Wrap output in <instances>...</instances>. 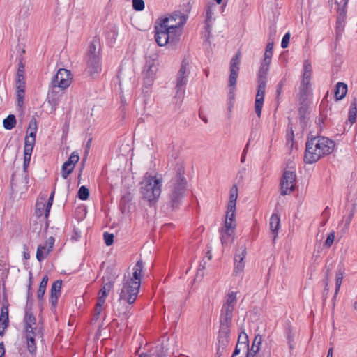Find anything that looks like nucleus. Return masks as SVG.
I'll list each match as a JSON object with an SVG mask.
<instances>
[{
  "instance_id": "nucleus-1",
  "label": "nucleus",
  "mask_w": 357,
  "mask_h": 357,
  "mask_svg": "<svg viewBox=\"0 0 357 357\" xmlns=\"http://www.w3.org/2000/svg\"><path fill=\"white\" fill-rule=\"evenodd\" d=\"M334 146V142L325 137L317 136L308 138L305 144V162L307 164L316 162L322 156L331 153Z\"/></svg>"
},
{
  "instance_id": "nucleus-2",
  "label": "nucleus",
  "mask_w": 357,
  "mask_h": 357,
  "mask_svg": "<svg viewBox=\"0 0 357 357\" xmlns=\"http://www.w3.org/2000/svg\"><path fill=\"white\" fill-rule=\"evenodd\" d=\"M185 169L182 165H178L175 174L168 183V203L172 209L179 207L183 200L187 185V180L184 176Z\"/></svg>"
},
{
  "instance_id": "nucleus-3",
  "label": "nucleus",
  "mask_w": 357,
  "mask_h": 357,
  "mask_svg": "<svg viewBox=\"0 0 357 357\" xmlns=\"http://www.w3.org/2000/svg\"><path fill=\"white\" fill-rule=\"evenodd\" d=\"M162 183L161 177L151 176L145 177L141 183V194L143 198L150 203L155 202L160 196Z\"/></svg>"
},
{
  "instance_id": "nucleus-4",
  "label": "nucleus",
  "mask_w": 357,
  "mask_h": 357,
  "mask_svg": "<svg viewBox=\"0 0 357 357\" xmlns=\"http://www.w3.org/2000/svg\"><path fill=\"white\" fill-rule=\"evenodd\" d=\"M190 73V70L189 63L186 59H184L181 63V68L176 76V84L175 87L176 91L175 96L176 98L183 99L185 92V86L188 81Z\"/></svg>"
},
{
  "instance_id": "nucleus-5",
  "label": "nucleus",
  "mask_w": 357,
  "mask_h": 357,
  "mask_svg": "<svg viewBox=\"0 0 357 357\" xmlns=\"http://www.w3.org/2000/svg\"><path fill=\"white\" fill-rule=\"evenodd\" d=\"M241 63V54L236 53L231 59L230 61V75L229 77V108L232 106L231 100L234 99V91L235 86L237 82L238 72L240 70Z\"/></svg>"
},
{
  "instance_id": "nucleus-6",
  "label": "nucleus",
  "mask_w": 357,
  "mask_h": 357,
  "mask_svg": "<svg viewBox=\"0 0 357 357\" xmlns=\"http://www.w3.org/2000/svg\"><path fill=\"white\" fill-rule=\"evenodd\" d=\"M187 15L180 11H175L168 17L160 20V23L166 26L175 33L181 34V27L186 22Z\"/></svg>"
},
{
  "instance_id": "nucleus-7",
  "label": "nucleus",
  "mask_w": 357,
  "mask_h": 357,
  "mask_svg": "<svg viewBox=\"0 0 357 357\" xmlns=\"http://www.w3.org/2000/svg\"><path fill=\"white\" fill-rule=\"evenodd\" d=\"M155 39L160 46H164L168 43H175L179 40L180 33H175L161 23L155 26Z\"/></svg>"
},
{
  "instance_id": "nucleus-8",
  "label": "nucleus",
  "mask_w": 357,
  "mask_h": 357,
  "mask_svg": "<svg viewBox=\"0 0 357 357\" xmlns=\"http://www.w3.org/2000/svg\"><path fill=\"white\" fill-rule=\"evenodd\" d=\"M140 287L139 281H134L133 279L128 280L123 285L120 293V299L126 301L128 304H132L137 296Z\"/></svg>"
},
{
  "instance_id": "nucleus-9",
  "label": "nucleus",
  "mask_w": 357,
  "mask_h": 357,
  "mask_svg": "<svg viewBox=\"0 0 357 357\" xmlns=\"http://www.w3.org/2000/svg\"><path fill=\"white\" fill-rule=\"evenodd\" d=\"M23 338L25 340L28 351L34 355L36 353V341L43 338V328H35L32 331H24Z\"/></svg>"
},
{
  "instance_id": "nucleus-10",
  "label": "nucleus",
  "mask_w": 357,
  "mask_h": 357,
  "mask_svg": "<svg viewBox=\"0 0 357 357\" xmlns=\"http://www.w3.org/2000/svg\"><path fill=\"white\" fill-rule=\"evenodd\" d=\"M296 174L294 171H284L280 181V193L282 195H289L295 189Z\"/></svg>"
},
{
  "instance_id": "nucleus-11",
  "label": "nucleus",
  "mask_w": 357,
  "mask_h": 357,
  "mask_svg": "<svg viewBox=\"0 0 357 357\" xmlns=\"http://www.w3.org/2000/svg\"><path fill=\"white\" fill-rule=\"evenodd\" d=\"M72 82V75L70 70L65 68H60L56 74L52 77V84H56L57 86L67 89Z\"/></svg>"
},
{
  "instance_id": "nucleus-12",
  "label": "nucleus",
  "mask_w": 357,
  "mask_h": 357,
  "mask_svg": "<svg viewBox=\"0 0 357 357\" xmlns=\"http://www.w3.org/2000/svg\"><path fill=\"white\" fill-rule=\"evenodd\" d=\"M86 73L92 78L97 77L102 70L100 57H86Z\"/></svg>"
},
{
  "instance_id": "nucleus-13",
  "label": "nucleus",
  "mask_w": 357,
  "mask_h": 357,
  "mask_svg": "<svg viewBox=\"0 0 357 357\" xmlns=\"http://www.w3.org/2000/svg\"><path fill=\"white\" fill-rule=\"evenodd\" d=\"M257 82L258 86L255 97V111L257 116L259 118L261 115L267 81L257 79Z\"/></svg>"
},
{
  "instance_id": "nucleus-14",
  "label": "nucleus",
  "mask_w": 357,
  "mask_h": 357,
  "mask_svg": "<svg viewBox=\"0 0 357 357\" xmlns=\"http://www.w3.org/2000/svg\"><path fill=\"white\" fill-rule=\"evenodd\" d=\"M79 160V153L73 151L69 158L63 164L61 167V176L63 178H67L70 174L73 171L75 165Z\"/></svg>"
},
{
  "instance_id": "nucleus-15",
  "label": "nucleus",
  "mask_w": 357,
  "mask_h": 357,
  "mask_svg": "<svg viewBox=\"0 0 357 357\" xmlns=\"http://www.w3.org/2000/svg\"><path fill=\"white\" fill-rule=\"evenodd\" d=\"M65 89L50 83L47 93L48 102L52 106H56L59 102L61 97L64 93Z\"/></svg>"
},
{
  "instance_id": "nucleus-16",
  "label": "nucleus",
  "mask_w": 357,
  "mask_h": 357,
  "mask_svg": "<svg viewBox=\"0 0 357 357\" xmlns=\"http://www.w3.org/2000/svg\"><path fill=\"white\" fill-rule=\"evenodd\" d=\"M245 254L246 251L245 248H241L235 253L234 273L236 275L241 273L244 269V258L245 257Z\"/></svg>"
},
{
  "instance_id": "nucleus-17",
  "label": "nucleus",
  "mask_w": 357,
  "mask_h": 357,
  "mask_svg": "<svg viewBox=\"0 0 357 357\" xmlns=\"http://www.w3.org/2000/svg\"><path fill=\"white\" fill-rule=\"evenodd\" d=\"M62 286V280H56L51 287L50 297L49 298L50 303L54 309L58 303V298L61 295V290Z\"/></svg>"
},
{
  "instance_id": "nucleus-18",
  "label": "nucleus",
  "mask_w": 357,
  "mask_h": 357,
  "mask_svg": "<svg viewBox=\"0 0 357 357\" xmlns=\"http://www.w3.org/2000/svg\"><path fill=\"white\" fill-rule=\"evenodd\" d=\"M24 331H32L35 328H42L36 326V319L31 312V309L26 307L25 311V315L24 318Z\"/></svg>"
},
{
  "instance_id": "nucleus-19",
  "label": "nucleus",
  "mask_w": 357,
  "mask_h": 357,
  "mask_svg": "<svg viewBox=\"0 0 357 357\" xmlns=\"http://www.w3.org/2000/svg\"><path fill=\"white\" fill-rule=\"evenodd\" d=\"M155 67L151 62H147L144 67L142 71V76L144 78V84L150 86L153 82L155 76Z\"/></svg>"
},
{
  "instance_id": "nucleus-20",
  "label": "nucleus",
  "mask_w": 357,
  "mask_h": 357,
  "mask_svg": "<svg viewBox=\"0 0 357 357\" xmlns=\"http://www.w3.org/2000/svg\"><path fill=\"white\" fill-rule=\"evenodd\" d=\"M230 333L231 329H225L222 328H219L218 336L219 348L218 349V352L220 351V347H222L223 350L229 344L230 340Z\"/></svg>"
},
{
  "instance_id": "nucleus-21",
  "label": "nucleus",
  "mask_w": 357,
  "mask_h": 357,
  "mask_svg": "<svg viewBox=\"0 0 357 357\" xmlns=\"http://www.w3.org/2000/svg\"><path fill=\"white\" fill-rule=\"evenodd\" d=\"M100 49L99 39L93 38L89 45L86 57H100Z\"/></svg>"
},
{
  "instance_id": "nucleus-22",
  "label": "nucleus",
  "mask_w": 357,
  "mask_h": 357,
  "mask_svg": "<svg viewBox=\"0 0 357 357\" xmlns=\"http://www.w3.org/2000/svg\"><path fill=\"white\" fill-rule=\"evenodd\" d=\"M235 227V221L225 219V227L222 230L221 241L222 244L225 243L226 237H229L233 234Z\"/></svg>"
},
{
  "instance_id": "nucleus-23",
  "label": "nucleus",
  "mask_w": 357,
  "mask_h": 357,
  "mask_svg": "<svg viewBox=\"0 0 357 357\" xmlns=\"http://www.w3.org/2000/svg\"><path fill=\"white\" fill-rule=\"evenodd\" d=\"M8 308L7 306L3 305L1 310L0 315V335L4 334L6 328L8 326Z\"/></svg>"
},
{
  "instance_id": "nucleus-24",
  "label": "nucleus",
  "mask_w": 357,
  "mask_h": 357,
  "mask_svg": "<svg viewBox=\"0 0 357 357\" xmlns=\"http://www.w3.org/2000/svg\"><path fill=\"white\" fill-rule=\"evenodd\" d=\"M53 247V243H50V245H47V243L45 245H39L37 248L36 258L38 261H42L52 251Z\"/></svg>"
},
{
  "instance_id": "nucleus-25",
  "label": "nucleus",
  "mask_w": 357,
  "mask_h": 357,
  "mask_svg": "<svg viewBox=\"0 0 357 357\" xmlns=\"http://www.w3.org/2000/svg\"><path fill=\"white\" fill-rule=\"evenodd\" d=\"M280 227V218L276 213H273L270 218V229L274 235L273 240H275L278 236V231Z\"/></svg>"
},
{
  "instance_id": "nucleus-26",
  "label": "nucleus",
  "mask_w": 357,
  "mask_h": 357,
  "mask_svg": "<svg viewBox=\"0 0 357 357\" xmlns=\"http://www.w3.org/2000/svg\"><path fill=\"white\" fill-rule=\"evenodd\" d=\"M310 83L301 82L299 86V101L303 103L307 98L310 93Z\"/></svg>"
},
{
  "instance_id": "nucleus-27",
  "label": "nucleus",
  "mask_w": 357,
  "mask_h": 357,
  "mask_svg": "<svg viewBox=\"0 0 357 357\" xmlns=\"http://www.w3.org/2000/svg\"><path fill=\"white\" fill-rule=\"evenodd\" d=\"M347 93V85L343 82H337L335 90V96L337 100L343 99Z\"/></svg>"
},
{
  "instance_id": "nucleus-28",
  "label": "nucleus",
  "mask_w": 357,
  "mask_h": 357,
  "mask_svg": "<svg viewBox=\"0 0 357 357\" xmlns=\"http://www.w3.org/2000/svg\"><path fill=\"white\" fill-rule=\"evenodd\" d=\"M237 303V293L231 291L227 294L224 300L222 306L229 307L235 309Z\"/></svg>"
},
{
  "instance_id": "nucleus-29",
  "label": "nucleus",
  "mask_w": 357,
  "mask_h": 357,
  "mask_svg": "<svg viewBox=\"0 0 357 357\" xmlns=\"http://www.w3.org/2000/svg\"><path fill=\"white\" fill-rule=\"evenodd\" d=\"M46 209L47 204L45 199L36 202L35 213L37 217L40 218L44 215L45 218H47L48 217H46Z\"/></svg>"
},
{
  "instance_id": "nucleus-30",
  "label": "nucleus",
  "mask_w": 357,
  "mask_h": 357,
  "mask_svg": "<svg viewBox=\"0 0 357 357\" xmlns=\"http://www.w3.org/2000/svg\"><path fill=\"white\" fill-rule=\"evenodd\" d=\"M344 277V271L342 268H338L335 274V291L333 299H335L340 291Z\"/></svg>"
},
{
  "instance_id": "nucleus-31",
  "label": "nucleus",
  "mask_w": 357,
  "mask_h": 357,
  "mask_svg": "<svg viewBox=\"0 0 357 357\" xmlns=\"http://www.w3.org/2000/svg\"><path fill=\"white\" fill-rule=\"evenodd\" d=\"M143 268L144 262L142 259L138 260L133 268V278L132 279H133L134 281H139L140 282Z\"/></svg>"
},
{
  "instance_id": "nucleus-32",
  "label": "nucleus",
  "mask_w": 357,
  "mask_h": 357,
  "mask_svg": "<svg viewBox=\"0 0 357 357\" xmlns=\"http://www.w3.org/2000/svg\"><path fill=\"white\" fill-rule=\"evenodd\" d=\"M337 13H338V15L337 17L336 29H337V31H339L344 26L343 24H344V20L346 18V9L344 8H339L337 9Z\"/></svg>"
},
{
  "instance_id": "nucleus-33",
  "label": "nucleus",
  "mask_w": 357,
  "mask_h": 357,
  "mask_svg": "<svg viewBox=\"0 0 357 357\" xmlns=\"http://www.w3.org/2000/svg\"><path fill=\"white\" fill-rule=\"evenodd\" d=\"M311 72H312L311 63H310L309 61L306 60L304 61V63H303V79H302L301 82L310 83Z\"/></svg>"
},
{
  "instance_id": "nucleus-34",
  "label": "nucleus",
  "mask_w": 357,
  "mask_h": 357,
  "mask_svg": "<svg viewBox=\"0 0 357 357\" xmlns=\"http://www.w3.org/2000/svg\"><path fill=\"white\" fill-rule=\"evenodd\" d=\"M48 282V277L47 275H44L40 281L39 288L37 293V298L38 300H42L45 292L46 291V287Z\"/></svg>"
},
{
  "instance_id": "nucleus-35",
  "label": "nucleus",
  "mask_w": 357,
  "mask_h": 357,
  "mask_svg": "<svg viewBox=\"0 0 357 357\" xmlns=\"http://www.w3.org/2000/svg\"><path fill=\"white\" fill-rule=\"evenodd\" d=\"M356 114H357V103L356 100H354L351 102L349 110V121L353 124L355 123L356 119Z\"/></svg>"
},
{
  "instance_id": "nucleus-36",
  "label": "nucleus",
  "mask_w": 357,
  "mask_h": 357,
  "mask_svg": "<svg viewBox=\"0 0 357 357\" xmlns=\"http://www.w3.org/2000/svg\"><path fill=\"white\" fill-rule=\"evenodd\" d=\"M237 197L238 188L237 186L234 185L231 188L230 190L229 201L227 204V206H229L230 209L233 208L234 206L236 207Z\"/></svg>"
},
{
  "instance_id": "nucleus-37",
  "label": "nucleus",
  "mask_w": 357,
  "mask_h": 357,
  "mask_svg": "<svg viewBox=\"0 0 357 357\" xmlns=\"http://www.w3.org/2000/svg\"><path fill=\"white\" fill-rule=\"evenodd\" d=\"M261 340L262 337L260 335H257L255 336L252 347L250 349L248 347V349H245L247 351H250L252 354H253L255 356V354L259 352V346L261 344Z\"/></svg>"
},
{
  "instance_id": "nucleus-38",
  "label": "nucleus",
  "mask_w": 357,
  "mask_h": 357,
  "mask_svg": "<svg viewBox=\"0 0 357 357\" xmlns=\"http://www.w3.org/2000/svg\"><path fill=\"white\" fill-rule=\"evenodd\" d=\"M5 129L12 130L16 125V119L15 115L9 114L3 121Z\"/></svg>"
},
{
  "instance_id": "nucleus-39",
  "label": "nucleus",
  "mask_w": 357,
  "mask_h": 357,
  "mask_svg": "<svg viewBox=\"0 0 357 357\" xmlns=\"http://www.w3.org/2000/svg\"><path fill=\"white\" fill-rule=\"evenodd\" d=\"M233 317H224L220 315V328L230 329L232 324Z\"/></svg>"
},
{
  "instance_id": "nucleus-40",
  "label": "nucleus",
  "mask_w": 357,
  "mask_h": 357,
  "mask_svg": "<svg viewBox=\"0 0 357 357\" xmlns=\"http://www.w3.org/2000/svg\"><path fill=\"white\" fill-rule=\"evenodd\" d=\"M118 31L115 26H112L106 33V38L109 44H114L116 40Z\"/></svg>"
},
{
  "instance_id": "nucleus-41",
  "label": "nucleus",
  "mask_w": 357,
  "mask_h": 357,
  "mask_svg": "<svg viewBox=\"0 0 357 357\" xmlns=\"http://www.w3.org/2000/svg\"><path fill=\"white\" fill-rule=\"evenodd\" d=\"M37 125L35 120L30 121L26 137L36 139Z\"/></svg>"
},
{
  "instance_id": "nucleus-42",
  "label": "nucleus",
  "mask_w": 357,
  "mask_h": 357,
  "mask_svg": "<svg viewBox=\"0 0 357 357\" xmlns=\"http://www.w3.org/2000/svg\"><path fill=\"white\" fill-rule=\"evenodd\" d=\"M36 139L25 137L24 153H32Z\"/></svg>"
},
{
  "instance_id": "nucleus-43",
  "label": "nucleus",
  "mask_w": 357,
  "mask_h": 357,
  "mask_svg": "<svg viewBox=\"0 0 357 357\" xmlns=\"http://www.w3.org/2000/svg\"><path fill=\"white\" fill-rule=\"evenodd\" d=\"M269 67L270 66H264L261 63V66L257 74L258 80L267 81V75L269 70Z\"/></svg>"
},
{
  "instance_id": "nucleus-44",
  "label": "nucleus",
  "mask_w": 357,
  "mask_h": 357,
  "mask_svg": "<svg viewBox=\"0 0 357 357\" xmlns=\"http://www.w3.org/2000/svg\"><path fill=\"white\" fill-rule=\"evenodd\" d=\"M213 12L212 10L211 6H208L206 10V20H205V24L207 26V27H210L211 25L213 24Z\"/></svg>"
},
{
  "instance_id": "nucleus-45",
  "label": "nucleus",
  "mask_w": 357,
  "mask_h": 357,
  "mask_svg": "<svg viewBox=\"0 0 357 357\" xmlns=\"http://www.w3.org/2000/svg\"><path fill=\"white\" fill-rule=\"evenodd\" d=\"M114 282L108 281L107 282H105L103 287L100 289L98 292V295L103 296H107L108 293L111 290L112 287H113Z\"/></svg>"
},
{
  "instance_id": "nucleus-46",
  "label": "nucleus",
  "mask_w": 357,
  "mask_h": 357,
  "mask_svg": "<svg viewBox=\"0 0 357 357\" xmlns=\"http://www.w3.org/2000/svg\"><path fill=\"white\" fill-rule=\"evenodd\" d=\"M248 335L245 332H241L238 335V344L243 346V349H248Z\"/></svg>"
},
{
  "instance_id": "nucleus-47",
  "label": "nucleus",
  "mask_w": 357,
  "mask_h": 357,
  "mask_svg": "<svg viewBox=\"0 0 357 357\" xmlns=\"http://www.w3.org/2000/svg\"><path fill=\"white\" fill-rule=\"evenodd\" d=\"M77 196L81 200H86L89 196V189L84 185L81 186L78 190Z\"/></svg>"
},
{
  "instance_id": "nucleus-48",
  "label": "nucleus",
  "mask_w": 357,
  "mask_h": 357,
  "mask_svg": "<svg viewBox=\"0 0 357 357\" xmlns=\"http://www.w3.org/2000/svg\"><path fill=\"white\" fill-rule=\"evenodd\" d=\"M234 308L222 306L220 310V316L233 317Z\"/></svg>"
},
{
  "instance_id": "nucleus-49",
  "label": "nucleus",
  "mask_w": 357,
  "mask_h": 357,
  "mask_svg": "<svg viewBox=\"0 0 357 357\" xmlns=\"http://www.w3.org/2000/svg\"><path fill=\"white\" fill-rule=\"evenodd\" d=\"M132 7L137 11H142L144 8L143 0H132Z\"/></svg>"
},
{
  "instance_id": "nucleus-50",
  "label": "nucleus",
  "mask_w": 357,
  "mask_h": 357,
  "mask_svg": "<svg viewBox=\"0 0 357 357\" xmlns=\"http://www.w3.org/2000/svg\"><path fill=\"white\" fill-rule=\"evenodd\" d=\"M103 237H104L105 243L107 246H109L113 243V242H114V234H113L105 232L103 234Z\"/></svg>"
},
{
  "instance_id": "nucleus-51",
  "label": "nucleus",
  "mask_w": 357,
  "mask_h": 357,
  "mask_svg": "<svg viewBox=\"0 0 357 357\" xmlns=\"http://www.w3.org/2000/svg\"><path fill=\"white\" fill-rule=\"evenodd\" d=\"M32 153H24V163H23V169L25 172H26L28 167L31 161V157Z\"/></svg>"
},
{
  "instance_id": "nucleus-52",
  "label": "nucleus",
  "mask_w": 357,
  "mask_h": 357,
  "mask_svg": "<svg viewBox=\"0 0 357 357\" xmlns=\"http://www.w3.org/2000/svg\"><path fill=\"white\" fill-rule=\"evenodd\" d=\"M235 214H236V207L234 206L233 208L230 209L229 206H227L226 219L235 221L234 220Z\"/></svg>"
},
{
  "instance_id": "nucleus-53",
  "label": "nucleus",
  "mask_w": 357,
  "mask_h": 357,
  "mask_svg": "<svg viewBox=\"0 0 357 357\" xmlns=\"http://www.w3.org/2000/svg\"><path fill=\"white\" fill-rule=\"evenodd\" d=\"M17 96L18 106L22 107L23 105V99L24 96V89H17Z\"/></svg>"
},
{
  "instance_id": "nucleus-54",
  "label": "nucleus",
  "mask_w": 357,
  "mask_h": 357,
  "mask_svg": "<svg viewBox=\"0 0 357 357\" xmlns=\"http://www.w3.org/2000/svg\"><path fill=\"white\" fill-rule=\"evenodd\" d=\"M54 195V191H53L51 193L47 202H46V204H47L46 217L49 216L50 211V208L52 207V202H53Z\"/></svg>"
},
{
  "instance_id": "nucleus-55",
  "label": "nucleus",
  "mask_w": 357,
  "mask_h": 357,
  "mask_svg": "<svg viewBox=\"0 0 357 357\" xmlns=\"http://www.w3.org/2000/svg\"><path fill=\"white\" fill-rule=\"evenodd\" d=\"M290 36H291V35L289 33H285L284 36H283L282 42H281V47L282 48H287L288 47L289 43Z\"/></svg>"
},
{
  "instance_id": "nucleus-56",
  "label": "nucleus",
  "mask_w": 357,
  "mask_h": 357,
  "mask_svg": "<svg viewBox=\"0 0 357 357\" xmlns=\"http://www.w3.org/2000/svg\"><path fill=\"white\" fill-rule=\"evenodd\" d=\"M335 234L334 232H331L325 241V245L328 248L331 247L334 241Z\"/></svg>"
},
{
  "instance_id": "nucleus-57",
  "label": "nucleus",
  "mask_w": 357,
  "mask_h": 357,
  "mask_svg": "<svg viewBox=\"0 0 357 357\" xmlns=\"http://www.w3.org/2000/svg\"><path fill=\"white\" fill-rule=\"evenodd\" d=\"M273 42H268L266 47L264 55L272 56H273Z\"/></svg>"
},
{
  "instance_id": "nucleus-58",
  "label": "nucleus",
  "mask_w": 357,
  "mask_h": 357,
  "mask_svg": "<svg viewBox=\"0 0 357 357\" xmlns=\"http://www.w3.org/2000/svg\"><path fill=\"white\" fill-rule=\"evenodd\" d=\"M16 87H17V89H25L24 76H23V79L17 77V82H16Z\"/></svg>"
},
{
  "instance_id": "nucleus-59",
  "label": "nucleus",
  "mask_w": 357,
  "mask_h": 357,
  "mask_svg": "<svg viewBox=\"0 0 357 357\" xmlns=\"http://www.w3.org/2000/svg\"><path fill=\"white\" fill-rule=\"evenodd\" d=\"M102 307L96 305L95 309H94V319L96 320L99 319L100 314H101Z\"/></svg>"
},
{
  "instance_id": "nucleus-60",
  "label": "nucleus",
  "mask_w": 357,
  "mask_h": 357,
  "mask_svg": "<svg viewBox=\"0 0 357 357\" xmlns=\"http://www.w3.org/2000/svg\"><path fill=\"white\" fill-rule=\"evenodd\" d=\"M32 293L31 291V283L28 286V291H27V302H26V307H28V305L30 304L31 305L32 304Z\"/></svg>"
},
{
  "instance_id": "nucleus-61",
  "label": "nucleus",
  "mask_w": 357,
  "mask_h": 357,
  "mask_svg": "<svg viewBox=\"0 0 357 357\" xmlns=\"http://www.w3.org/2000/svg\"><path fill=\"white\" fill-rule=\"evenodd\" d=\"M24 66L22 63H21L19 66V68H18V70H17V77H19L20 78H22L23 79V76H24Z\"/></svg>"
},
{
  "instance_id": "nucleus-62",
  "label": "nucleus",
  "mask_w": 357,
  "mask_h": 357,
  "mask_svg": "<svg viewBox=\"0 0 357 357\" xmlns=\"http://www.w3.org/2000/svg\"><path fill=\"white\" fill-rule=\"evenodd\" d=\"M271 58H272V56L264 55V60L261 62V64H263L264 66H270V64L271 63Z\"/></svg>"
},
{
  "instance_id": "nucleus-63",
  "label": "nucleus",
  "mask_w": 357,
  "mask_h": 357,
  "mask_svg": "<svg viewBox=\"0 0 357 357\" xmlns=\"http://www.w3.org/2000/svg\"><path fill=\"white\" fill-rule=\"evenodd\" d=\"M106 296H100L98 295V301H97V303L96 305H100V306H102L105 304V300H106Z\"/></svg>"
},
{
  "instance_id": "nucleus-64",
  "label": "nucleus",
  "mask_w": 357,
  "mask_h": 357,
  "mask_svg": "<svg viewBox=\"0 0 357 357\" xmlns=\"http://www.w3.org/2000/svg\"><path fill=\"white\" fill-rule=\"evenodd\" d=\"M241 349H243V346H241L240 344H237L231 356H238V355L240 354Z\"/></svg>"
}]
</instances>
